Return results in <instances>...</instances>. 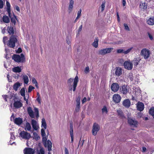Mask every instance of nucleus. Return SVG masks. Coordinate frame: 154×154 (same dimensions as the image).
Instances as JSON below:
<instances>
[{"instance_id":"423d86ee","label":"nucleus","mask_w":154,"mask_h":154,"mask_svg":"<svg viewBox=\"0 0 154 154\" xmlns=\"http://www.w3.org/2000/svg\"><path fill=\"white\" fill-rule=\"evenodd\" d=\"M99 125L96 123H94L93 126L92 132L93 135L95 136L97 134V132L100 130Z\"/></svg>"},{"instance_id":"a19ab883","label":"nucleus","mask_w":154,"mask_h":154,"mask_svg":"<svg viewBox=\"0 0 154 154\" xmlns=\"http://www.w3.org/2000/svg\"><path fill=\"white\" fill-rule=\"evenodd\" d=\"M33 135L34 138L36 140H38V138H40V137L38 136V134L36 132H34L33 133Z\"/></svg>"},{"instance_id":"4c0bfd02","label":"nucleus","mask_w":154,"mask_h":154,"mask_svg":"<svg viewBox=\"0 0 154 154\" xmlns=\"http://www.w3.org/2000/svg\"><path fill=\"white\" fill-rule=\"evenodd\" d=\"M141 8L143 9L144 10L146 9L147 8V5L146 3H143L140 5Z\"/></svg>"},{"instance_id":"473e14b6","label":"nucleus","mask_w":154,"mask_h":154,"mask_svg":"<svg viewBox=\"0 0 154 154\" xmlns=\"http://www.w3.org/2000/svg\"><path fill=\"white\" fill-rule=\"evenodd\" d=\"M42 141L43 142V144L44 146L45 147H46L47 146V138L46 137V135L45 136H42Z\"/></svg>"},{"instance_id":"5701e85b","label":"nucleus","mask_w":154,"mask_h":154,"mask_svg":"<svg viewBox=\"0 0 154 154\" xmlns=\"http://www.w3.org/2000/svg\"><path fill=\"white\" fill-rule=\"evenodd\" d=\"M6 6L7 8V11L8 13L9 16H10L11 13L10 8L11 5L10 3L7 1H6Z\"/></svg>"},{"instance_id":"37998d69","label":"nucleus","mask_w":154,"mask_h":154,"mask_svg":"<svg viewBox=\"0 0 154 154\" xmlns=\"http://www.w3.org/2000/svg\"><path fill=\"white\" fill-rule=\"evenodd\" d=\"M112 91L114 92H116L118 91L119 89V87H111Z\"/></svg>"},{"instance_id":"f257e3e1","label":"nucleus","mask_w":154,"mask_h":154,"mask_svg":"<svg viewBox=\"0 0 154 154\" xmlns=\"http://www.w3.org/2000/svg\"><path fill=\"white\" fill-rule=\"evenodd\" d=\"M79 82V77L76 75L74 79L70 78L69 79L67 82V83L69 86L71 87H76L77 84Z\"/></svg>"},{"instance_id":"9b49d317","label":"nucleus","mask_w":154,"mask_h":154,"mask_svg":"<svg viewBox=\"0 0 154 154\" xmlns=\"http://www.w3.org/2000/svg\"><path fill=\"white\" fill-rule=\"evenodd\" d=\"M137 107L138 110L142 111L144 109V105L143 103L141 102H138L137 103Z\"/></svg>"},{"instance_id":"e433bc0d","label":"nucleus","mask_w":154,"mask_h":154,"mask_svg":"<svg viewBox=\"0 0 154 154\" xmlns=\"http://www.w3.org/2000/svg\"><path fill=\"white\" fill-rule=\"evenodd\" d=\"M35 113L36 115V117L38 118L39 116V111L37 108H34Z\"/></svg>"},{"instance_id":"6e6552de","label":"nucleus","mask_w":154,"mask_h":154,"mask_svg":"<svg viewBox=\"0 0 154 154\" xmlns=\"http://www.w3.org/2000/svg\"><path fill=\"white\" fill-rule=\"evenodd\" d=\"M124 66L125 68L128 70H131L133 68V64L132 63L129 61H125L124 63Z\"/></svg>"},{"instance_id":"f8f14e48","label":"nucleus","mask_w":154,"mask_h":154,"mask_svg":"<svg viewBox=\"0 0 154 154\" xmlns=\"http://www.w3.org/2000/svg\"><path fill=\"white\" fill-rule=\"evenodd\" d=\"M13 105L14 107L15 108L18 109L21 107L23 106V104L20 100L16 101L15 100Z\"/></svg>"},{"instance_id":"aec40b11","label":"nucleus","mask_w":154,"mask_h":154,"mask_svg":"<svg viewBox=\"0 0 154 154\" xmlns=\"http://www.w3.org/2000/svg\"><path fill=\"white\" fill-rule=\"evenodd\" d=\"M74 4V0H70L69 5L68 7V11L70 13L72 11Z\"/></svg>"},{"instance_id":"09e8293b","label":"nucleus","mask_w":154,"mask_h":154,"mask_svg":"<svg viewBox=\"0 0 154 154\" xmlns=\"http://www.w3.org/2000/svg\"><path fill=\"white\" fill-rule=\"evenodd\" d=\"M84 71L86 74H87L89 72V69L88 66L86 67V68L84 69Z\"/></svg>"},{"instance_id":"4468645a","label":"nucleus","mask_w":154,"mask_h":154,"mask_svg":"<svg viewBox=\"0 0 154 154\" xmlns=\"http://www.w3.org/2000/svg\"><path fill=\"white\" fill-rule=\"evenodd\" d=\"M122 69L120 67H117L115 69V74L117 76H119L122 75Z\"/></svg>"},{"instance_id":"393cba45","label":"nucleus","mask_w":154,"mask_h":154,"mask_svg":"<svg viewBox=\"0 0 154 154\" xmlns=\"http://www.w3.org/2000/svg\"><path fill=\"white\" fill-rule=\"evenodd\" d=\"M122 92L124 94H126L130 91L129 87H122Z\"/></svg>"},{"instance_id":"58836bf2","label":"nucleus","mask_w":154,"mask_h":154,"mask_svg":"<svg viewBox=\"0 0 154 154\" xmlns=\"http://www.w3.org/2000/svg\"><path fill=\"white\" fill-rule=\"evenodd\" d=\"M32 83L35 84V87H38V82L35 78H32Z\"/></svg>"},{"instance_id":"20e7f679","label":"nucleus","mask_w":154,"mask_h":154,"mask_svg":"<svg viewBox=\"0 0 154 154\" xmlns=\"http://www.w3.org/2000/svg\"><path fill=\"white\" fill-rule=\"evenodd\" d=\"M150 54V51L146 48L143 49L141 51L140 53L141 55L143 56L145 59H147L149 57Z\"/></svg>"},{"instance_id":"79ce46f5","label":"nucleus","mask_w":154,"mask_h":154,"mask_svg":"<svg viewBox=\"0 0 154 154\" xmlns=\"http://www.w3.org/2000/svg\"><path fill=\"white\" fill-rule=\"evenodd\" d=\"M149 112L151 115L152 116H154V107L151 108L149 110Z\"/></svg>"},{"instance_id":"de8ad7c7","label":"nucleus","mask_w":154,"mask_h":154,"mask_svg":"<svg viewBox=\"0 0 154 154\" xmlns=\"http://www.w3.org/2000/svg\"><path fill=\"white\" fill-rule=\"evenodd\" d=\"M102 112L103 113L104 112H106V113H107L108 112L107 109L106 107L105 106H104L103 108L102 109Z\"/></svg>"},{"instance_id":"ea45409f","label":"nucleus","mask_w":154,"mask_h":154,"mask_svg":"<svg viewBox=\"0 0 154 154\" xmlns=\"http://www.w3.org/2000/svg\"><path fill=\"white\" fill-rule=\"evenodd\" d=\"M20 93L22 96L23 97L25 96V90L24 88H23L21 89Z\"/></svg>"},{"instance_id":"680f3d73","label":"nucleus","mask_w":154,"mask_h":154,"mask_svg":"<svg viewBox=\"0 0 154 154\" xmlns=\"http://www.w3.org/2000/svg\"><path fill=\"white\" fill-rule=\"evenodd\" d=\"M117 52L118 53H124V50L122 49H119L117 50Z\"/></svg>"},{"instance_id":"0e129e2a","label":"nucleus","mask_w":154,"mask_h":154,"mask_svg":"<svg viewBox=\"0 0 154 154\" xmlns=\"http://www.w3.org/2000/svg\"><path fill=\"white\" fill-rule=\"evenodd\" d=\"M82 25H81L80 26L78 30V32L79 33L82 30Z\"/></svg>"},{"instance_id":"a878e982","label":"nucleus","mask_w":154,"mask_h":154,"mask_svg":"<svg viewBox=\"0 0 154 154\" xmlns=\"http://www.w3.org/2000/svg\"><path fill=\"white\" fill-rule=\"evenodd\" d=\"M2 20L3 21L4 23H8L10 22V19L9 17L6 15L3 16L2 18Z\"/></svg>"},{"instance_id":"9d476101","label":"nucleus","mask_w":154,"mask_h":154,"mask_svg":"<svg viewBox=\"0 0 154 154\" xmlns=\"http://www.w3.org/2000/svg\"><path fill=\"white\" fill-rule=\"evenodd\" d=\"M121 96L118 94H114L112 97L113 101L116 103H119L121 100Z\"/></svg>"},{"instance_id":"338daca9","label":"nucleus","mask_w":154,"mask_h":154,"mask_svg":"<svg viewBox=\"0 0 154 154\" xmlns=\"http://www.w3.org/2000/svg\"><path fill=\"white\" fill-rule=\"evenodd\" d=\"M122 4L123 7L126 5V2L125 0H122Z\"/></svg>"},{"instance_id":"c9c22d12","label":"nucleus","mask_w":154,"mask_h":154,"mask_svg":"<svg viewBox=\"0 0 154 154\" xmlns=\"http://www.w3.org/2000/svg\"><path fill=\"white\" fill-rule=\"evenodd\" d=\"M31 128V127L30 124L28 122H27L26 123L25 126V129L27 130V131H29L30 130Z\"/></svg>"},{"instance_id":"bf43d9fd","label":"nucleus","mask_w":154,"mask_h":154,"mask_svg":"<svg viewBox=\"0 0 154 154\" xmlns=\"http://www.w3.org/2000/svg\"><path fill=\"white\" fill-rule=\"evenodd\" d=\"M20 84L19 82H17L14 85L13 87H20Z\"/></svg>"},{"instance_id":"69168bd1","label":"nucleus","mask_w":154,"mask_h":154,"mask_svg":"<svg viewBox=\"0 0 154 154\" xmlns=\"http://www.w3.org/2000/svg\"><path fill=\"white\" fill-rule=\"evenodd\" d=\"M22 51V50L20 48H19L17 49V50L16 51V52L17 53H19L21 52Z\"/></svg>"},{"instance_id":"603ef678","label":"nucleus","mask_w":154,"mask_h":154,"mask_svg":"<svg viewBox=\"0 0 154 154\" xmlns=\"http://www.w3.org/2000/svg\"><path fill=\"white\" fill-rule=\"evenodd\" d=\"M37 154H45V152L42 148H41L40 150V152L38 153Z\"/></svg>"},{"instance_id":"4be33fe9","label":"nucleus","mask_w":154,"mask_h":154,"mask_svg":"<svg viewBox=\"0 0 154 154\" xmlns=\"http://www.w3.org/2000/svg\"><path fill=\"white\" fill-rule=\"evenodd\" d=\"M9 17L11 19V22L13 23L14 25H15L16 23V20L17 19L16 16L13 14V17H12V15L11 13L10 16H9Z\"/></svg>"},{"instance_id":"2eb2a0df","label":"nucleus","mask_w":154,"mask_h":154,"mask_svg":"<svg viewBox=\"0 0 154 154\" xmlns=\"http://www.w3.org/2000/svg\"><path fill=\"white\" fill-rule=\"evenodd\" d=\"M14 122L16 124L20 125L22 123L23 121L22 119L20 117L16 118L14 119Z\"/></svg>"},{"instance_id":"72a5a7b5","label":"nucleus","mask_w":154,"mask_h":154,"mask_svg":"<svg viewBox=\"0 0 154 154\" xmlns=\"http://www.w3.org/2000/svg\"><path fill=\"white\" fill-rule=\"evenodd\" d=\"M117 112L118 115L120 117L122 118H123L124 117V114L123 112L120 109L117 110Z\"/></svg>"},{"instance_id":"052dcab7","label":"nucleus","mask_w":154,"mask_h":154,"mask_svg":"<svg viewBox=\"0 0 154 154\" xmlns=\"http://www.w3.org/2000/svg\"><path fill=\"white\" fill-rule=\"evenodd\" d=\"M81 99V97L80 96H79L78 97L76 98V103H80V100Z\"/></svg>"},{"instance_id":"3c124183","label":"nucleus","mask_w":154,"mask_h":154,"mask_svg":"<svg viewBox=\"0 0 154 154\" xmlns=\"http://www.w3.org/2000/svg\"><path fill=\"white\" fill-rule=\"evenodd\" d=\"M4 6V3L3 1L2 0H0V9L3 8ZM1 12H0V13Z\"/></svg>"},{"instance_id":"f03ea898","label":"nucleus","mask_w":154,"mask_h":154,"mask_svg":"<svg viewBox=\"0 0 154 154\" xmlns=\"http://www.w3.org/2000/svg\"><path fill=\"white\" fill-rule=\"evenodd\" d=\"M12 58L17 63L23 62L25 60L24 56L23 54H21L20 55L14 54Z\"/></svg>"},{"instance_id":"39448f33","label":"nucleus","mask_w":154,"mask_h":154,"mask_svg":"<svg viewBox=\"0 0 154 154\" xmlns=\"http://www.w3.org/2000/svg\"><path fill=\"white\" fill-rule=\"evenodd\" d=\"M112 48H109L103 49L99 50L98 51V54L100 55H103L106 54L110 53L112 50Z\"/></svg>"},{"instance_id":"f704fd0d","label":"nucleus","mask_w":154,"mask_h":154,"mask_svg":"<svg viewBox=\"0 0 154 154\" xmlns=\"http://www.w3.org/2000/svg\"><path fill=\"white\" fill-rule=\"evenodd\" d=\"M70 135H73V123L72 122H70Z\"/></svg>"},{"instance_id":"c03bdc74","label":"nucleus","mask_w":154,"mask_h":154,"mask_svg":"<svg viewBox=\"0 0 154 154\" xmlns=\"http://www.w3.org/2000/svg\"><path fill=\"white\" fill-rule=\"evenodd\" d=\"M133 48V47H131L128 49L126 51H124V54H128L131 51V50Z\"/></svg>"},{"instance_id":"a18cd8bd","label":"nucleus","mask_w":154,"mask_h":154,"mask_svg":"<svg viewBox=\"0 0 154 154\" xmlns=\"http://www.w3.org/2000/svg\"><path fill=\"white\" fill-rule=\"evenodd\" d=\"M128 78L131 81H132L133 80V75L132 73H129L128 75Z\"/></svg>"},{"instance_id":"1a4fd4ad","label":"nucleus","mask_w":154,"mask_h":154,"mask_svg":"<svg viewBox=\"0 0 154 154\" xmlns=\"http://www.w3.org/2000/svg\"><path fill=\"white\" fill-rule=\"evenodd\" d=\"M24 154H34L35 150L30 148L26 147L23 150Z\"/></svg>"},{"instance_id":"7c9ffc66","label":"nucleus","mask_w":154,"mask_h":154,"mask_svg":"<svg viewBox=\"0 0 154 154\" xmlns=\"http://www.w3.org/2000/svg\"><path fill=\"white\" fill-rule=\"evenodd\" d=\"M42 120V127H43L44 129H46L47 128V124L44 118H43Z\"/></svg>"},{"instance_id":"f3484780","label":"nucleus","mask_w":154,"mask_h":154,"mask_svg":"<svg viewBox=\"0 0 154 154\" xmlns=\"http://www.w3.org/2000/svg\"><path fill=\"white\" fill-rule=\"evenodd\" d=\"M31 124L34 130H37L38 129V126L37 125V122L35 120L33 119L32 120Z\"/></svg>"},{"instance_id":"5fc2aeb1","label":"nucleus","mask_w":154,"mask_h":154,"mask_svg":"<svg viewBox=\"0 0 154 154\" xmlns=\"http://www.w3.org/2000/svg\"><path fill=\"white\" fill-rule=\"evenodd\" d=\"M125 28L126 30L129 31V29L128 25L124 23V24Z\"/></svg>"},{"instance_id":"6e6d98bb","label":"nucleus","mask_w":154,"mask_h":154,"mask_svg":"<svg viewBox=\"0 0 154 154\" xmlns=\"http://www.w3.org/2000/svg\"><path fill=\"white\" fill-rule=\"evenodd\" d=\"M112 87H119V85L118 84V83H113L111 85V86Z\"/></svg>"},{"instance_id":"c85d7f7f","label":"nucleus","mask_w":154,"mask_h":154,"mask_svg":"<svg viewBox=\"0 0 154 154\" xmlns=\"http://www.w3.org/2000/svg\"><path fill=\"white\" fill-rule=\"evenodd\" d=\"M80 103H76V107L75 108L74 112H77L79 111L80 108Z\"/></svg>"},{"instance_id":"a211bd4d","label":"nucleus","mask_w":154,"mask_h":154,"mask_svg":"<svg viewBox=\"0 0 154 154\" xmlns=\"http://www.w3.org/2000/svg\"><path fill=\"white\" fill-rule=\"evenodd\" d=\"M28 113L29 116L32 118H34L35 116L32 108L31 107H29L27 109Z\"/></svg>"},{"instance_id":"8fccbe9b","label":"nucleus","mask_w":154,"mask_h":154,"mask_svg":"<svg viewBox=\"0 0 154 154\" xmlns=\"http://www.w3.org/2000/svg\"><path fill=\"white\" fill-rule=\"evenodd\" d=\"M8 38L6 36H5L3 38V41L5 45L7 42Z\"/></svg>"},{"instance_id":"ddd939ff","label":"nucleus","mask_w":154,"mask_h":154,"mask_svg":"<svg viewBox=\"0 0 154 154\" xmlns=\"http://www.w3.org/2000/svg\"><path fill=\"white\" fill-rule=\"evenodd\" d=\"M128 123L131 125H133L134 127H137V122L136 121L129 118L128 119Z\"/></svg>"},{"instance_id":"412c9836","label":"nucleus","mask_w":154,"mask_h":154,"mask_svg":"<svg viewBox=\"0 0 154 154\" xmlns=\"http://www.w3.org/2000/svg\"><path fill=\"white\" fill-rule=\"evenodd\" d=\"M99 39L98 37L95 38L94 42L93 43L92 45L95 48H97L98 46Z\"/></svg>"},{"instance_id":"4d7b16f0","label":"nucleus","mask_w":154,"mask_h":154,"mask_svg":"<svg viewBox=\"0 0 154 154\" xmlns=\"http://www.w3.org/2000/svg\"><path fill=\"white\" fill-rule=\"evenodd\" d=\"M2 96L5 101H7V98H8V96L7 95H2Z\"/></svg>"},{"instance_id":"c756f323","label":"nucleus","mask_w":154,"mask_h":154,"mask_svg":"<svg viewBox=\"0 0 154 154\" xmlns=\"http://www.w3.org/2000/svg\"><path fill=\"white\" fill-rule=\"evenodd\" d=\"M23 78L24 83L27 84L29 82V79L28 76L26 75H24L23 76Z\"/></svg>"},{"instance_id":"cd10ccee","label":"nucleus","mask_w":154,"mask_h":154,"mask_svg":"<svg viewBox=\"0 0 154 154\" xmlns=\"http://www.w3.org/2000/svg\"><path fill=\"white\" fill-rule=\"evenodd\" d=\"M47 144L48 149L49 151H50L51 150L52 143L51 141L48 140L47 141Z\"/></svg>"},{"instance_id":"6ab92c4d","label":"nucleus","mask_w":154,"mask_h":154,"mask_svg":"<svg viewBox=\"0 0 154 154\" xmlns=\"http://www.w3.org/2000/svg\"><path fill=\"white\" fill-rule=\"evenodd\" d=\"M147 23L150 25H154V17L149 18L146 21Z\"/></svg>"},{"instance_id":"e2e57ef3","label":"nucleus","mask_w":154,"mask_h":154,"mask_svg":"<svg viewBox=\"0 0 154 154\" xmlns=\"http://www.w3.org/2000/svg\"><path fill=\"white\" fill-rule=\"evenodd\" d=\"M81 12H82V10L81 9H80L79 11L77 13V15L79 16H81Z\"/></svg>"},{"instance_id":"7ed1b4c3","label":"nucleus","mask_w":154,"mask_h":154,"mask_svg":"<svg viewBox=\"0 0 154 154\" xmlns=\"http://www.w3.org/2000/svg\"><path fill=\"white\" fill-rule=\"evenodd\" d=\"M17 41L16 36L15 35H12L10 38L7 45L10 48H14L15 46V43Z\"/></svg>"},{"instance_id":"49530a36","label":"nucleus","mask_w":154,"mask_h":154,"mask_svg":"<svg viewBox=\"0 0 154 154\" xmlns=\"http://www.w3.org/2000/svg\"><path fill=\"white\" fill-rule=\"evenodd\" d=\"M45 129L42 128L41 130V135L42 136H45V135H46L45 132Z\"/></svg>"},{"instance_id":"bb28decb","label":"nucleus","mask_w":154,"mask_h":154,"mask_svg":"<svg viewBox=\"0 0 154 154\" xmlns=\"http://www.w3.org/2000/svg\"><path fill=\"white\" fill-rule=\"evenodd\" d=\"M12 71L14 72L18 73L21 72V69L20 67L19 66H17L13 68Z\"/></svg>"},{"instance_id":"13d9d810","label":"nucleus","mask_w":154,"mask_h":154,"mask_svg":"<svg viewBox=\"0 0 154 154\" xmlns=\"http://www.w3.org/2000/svg\"><path fill=\"white\" fill-rule=\"evenodd\" d=\"M148 34L150 39L151 40H153V38L152 35L149 32H148Z\"/></svg>"},{"instance_id":"0eeeda50","label":"nucleus","mask_w":154,"mask_h":154,"mask_svg":"<svg viewBox=\"0 0 154 154\" xmlns=\"http://www.w3.org/2000/svg\"><path fill=\"white\" fill-rule=\"evenodd\" d=\"M19 135L21 137L24 139L29 140L31 137L30 134L27 132L24 131L20 132Z\"/></svg>"},{"instance_id":"864d4df0","label":"nucleus","mask_w":154,"mask_h":154,"mask_svg":"<svg viewBox=\"0 0 154 154\" xmlns=\"http://www.w3.org/2000/svg\"><path fill=\"white\" fill-rule=\"evenodd\" d=\"M105 7V3H103L101 5V11H103L104 10Z\"/></svg>"},{"instance_id":"2f4dec72","label":"nucleus","mask_w":154,"mask_h":154,"mask_svg":"<svg viewBox=\"0 0 154 154\" xmlns=\"http://www.w3.org/2000/svg\"><path fill=\"white\" fill-rule=\"evenodd\" d=\"M140 60V59L139 58H136L134 59L133 62L134 66H137V65Z\"/></svg>"},{"instance_id":"774afa93","label":"nucleus","mask_w":154,"mask_h":154,"mask_svg":"<svg viewBox=\"0 0 154 154\" xmlns=\"http://www.w3.org/2000/svg\"><path fill=\"white\" fill-rule=\"evenodd\" d=\"M64 151H65V154H69L68 150L66 148V147L65 148Z\"/></svg>"},{"instance_id":"dca6fc26","label":"nucleus","mask_w":154,"mask_h":154,"mask_svg":"<svg viewBox=\"0 0 154 154\" xmlns=\"http://www.w3.org/2000/svg\"><path fill=\"white\" fill-rule=\"evenodd\" d=\"M131 102L129 99H126L124 100L123 103V105L126 108H129L131 105Z\"/></svg>"},{"instance_id":"b1692460","label":"nucleus","mask_w":154,"mask_h":154,"mask_svg":"<svg viewBox=\"0 0 154 154\" xmlns=\"http://www.w3.org/2000/svg\"><path fill=\"white\" fill-rule=\"evenodd\" d=\"M7 30L8 33L10 35H13L14 34V29L12 26H10V27H7Z\"/></svg>"}]
</instances>
